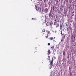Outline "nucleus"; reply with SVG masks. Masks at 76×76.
<instances>
[{"mask_svg":"<svg viewBox=\"0 0 76 76\" xmlns=\"http://www.w3.org/2000/svg\"><path fill=\"white\" fill-rule=\"evenodd\" d=\"M73 13H74V11H73V12H72V14H73Z\"/></svg>","mask_w":76,"mask_h":76,"instance_id":"4be33fe9","label":"nucleus"},{"mask_svg":"<svg viewBox=\"0 0 76 76\" xmlns=\"http://www.w3.org/2000/svg\"><path fill=\"white\" fill-rule=\"evenodd\" d=\"M48 46L50 45V43H48Z\"/></svg>","mask_w":76,"mask_h":76,"instance_id":"ddd939ff","label":"nucleus"},{"mask_svg":"<svg viewBox=\"0 0 76 76\" xmlns=\"http://www.w3.org/2000/svg\"><path fill=\"white\" fill-rule=\"evenodd\" d=\"M54 38H55V37H54Z\"/></svg>","mask_w":76,"mask_h":76,"instance_id":"bb28decb","label":"nucleus"},{"mask_svg":"<svg viewBox=\"0 0 76 76\" xmlns=\"http://www.w3.org/2000/svg\"><path fill=\"white\" fill-rule=\"evenodd\" d=\"M51 15V14H49V17H51L50 16Z\"/></svg>","mask_w":76,"mask_h":76,"instance_id":"f8f14e48","label":"nucleus"},{"mask_svg":"<svg viewBox=\"0 0 76 76\" xmlns=\"http://www.w3.org/2000/svg\"><path fill=\"white\" fill-rule=\"evenodd\" d=\"M65 17H66V14H65Z\"/></svg>","mask_w":76,"mask_h":76,"instance_id":"b1692460","label":"nucleus"},{"mask_svg":"<svg viewBox=\"0 0 76 76\" xmlns=\"http://www.w3.org/2000/svg\"><path fill=\"white\" fill-rule=\"evenodd\" d=\"M70 75L71 76H73V75L72 73H70Z\"/></svg>","mask_w":76,"mask_h":76,"instance_id":"9b49d317","label":"nucleus"},{"mask_svg":"<svg viewBox=\"0 0 76 76\" xmlns=\"http://www.w3.org/2000/svg\"><path fill=\"white\" fill-rule=\"evenodd\" d=\"M48 36H46V38H48Z\"/></svg>","mask_w":76,"mask_h":76,"instance_id":"dca6fc26","label":"nucleus"},{"mask_svg":"<svg viewBox=\"0 0 76 76\" xmlns=\"http://www.w3.org/2000/svg\"><path fill=\"white\" fill-rule=\"evenodd\" d=\"M49 39H50V40H53V37H50V38H49Z\"/></svg>","mask_w":76,"mask_h":76,"instance_id":"39448f33","label":"nucleus"},{"mask_svg":"<svg viewBox=\"0 0 76 76\" xmlns=\"http://www.w3.org/2000/svg\"><path fill=\"white\" fill-rule=\"evenodd\" d=\"M71 16H74V14H73Z\"/></svg>","mask_w":76,"mask_h":76,"instance_id":"6ab92c4d","label":"nucleus"},{"mask_svg":"<svg viewBox=\"0 0 76 76\" xmlns=\"http://www.w3.org/2000/svg\"><path fill=\"white\" fill-rule=\"evenodd\" d=\"M48 34H50V32L48 31Z\"/></svg>","mask_w":76,"mask_h":76,"instance_id":"f3484780","label":"nucleus"},{"mask_svg":"<svg viewBox=\"0 0 76 76\" xmlns=\"http://www.w3.org/2000/svg\"><path fill=\"white\" fill-rule=\"evenodd\" d=\"M56 23L55 22V23H54V25H56Z\"/></svg>","mask_w":76,"mask_h":76,"instance_id":"412c9836","label":"nucleus"},{"mask_svg":"<svg viewBox=\"0 0 76 76\" xmlns=\"http://www.w3.org/2000/svg\"><path fill=\"white\" fill-rule=\"evenodd\" d=\"M48 55H50V54H51V52H50V50H48Z\"/></svg>","mask_w":76,"mask_h":76,"instance_id":"f03ea898","label":"nucleus"},{"mask_svg":"<svg viewBox=\"0 0 76 76\" xmlns=\"http://www.w3.org/2000/svg\"><path fill=\"white\" fill-rule=\"evenodd\" d=\"M48 57L49 58V59H48V60H50V56H48Z\"/></svg>","mask_w":76,"mask_h":76,"instance_id":"4468645a","label":"nucleus"},{"mask_svg":"<svg viewBox=\"0 0 76 76\" xmlns=\"http://www.w3.org/2000/svg\"><path fill=\"white\" fill-rule=\"evenodd\" d=\"M63 54L64 56L65 55V52H63Z\"/></svg>","mask_w":76,"mask_h":76,"instance_id":"9d476101","label":"nucleus"},{"mask_svg":"<svg viewBox=\"0 0 76 76\" xmlns=\"http://www.w3.org/2000/svg\"><path fill=\"white\" fill-rule=\"evenodd\" d=\"M50 66L49 67V69H51V68H52V65H50Z\"/></svg>","mask_w":76,"mask_h":76,"instance_id":"423d86ee","label":"nucleus"},{"mask_svg":"<svg viewBox=\"0 0 76 76\" xmlns=\"http://www.w3.org/2000/svg\"><path fill=\"white\" fill-rule=\"evenodd\" d=\"M74 39H75V37L74 36Z\"/></svg>","mask_w":76,"mask_h":76,"instance_id":"393cba45","label":"nucleus"},{"mask_svg":"<svg viewBox=\"0 0 76 76\" xmlns=\"http://www.w3.org/2000/svg\"><path fill=\"white\" fill-rule=\"evenodd\" d=\"M54 21L56 22V19H54Z\"/></svg>","mask_w":76,"mask_h":76,"instance_id":"a211bd4d","label":"nucleus"},{"mask_svg":"<svg viewBox=\"0 0 76 76\" xmlns=\"http://www.w3.org/2000/svg\"><path fill=\"white\" fill-rule=\"evenodd\" d=\"M45 30V29H44V30H43L42 31V32H45V31H44Z\"/></svg>","mask_w":76,"mask_h":76,"instance_id":"1a4fd4ad","label":"nucleus"},{"mask_svg":"<svg viewBox=\"0 0 76 76\" xmlns=\"http://www.w3.org/2000/svg\"><path fill=\"white\" fill-rule=\"evenodd\" d=\"M53 10H54V7L53 8Z\"/></svg>","mask_w":76,"mask_h":76,"instance_id":"5701e85b","label":"nucleus"},{"mask_svg":"<svg viewBox=\"0 0 76 76\" xmlns=\"http://www.w3.org/2000/svg\"><path fill=\"white\" fill-rule=\"evenodd\" d=\"M53 58L52 59L51 61H50V65H52L53 64Z\"/></svg>","mask_w":76,"mask_h":76,"instance_id":"f257e3e1","label":"nucleus"},{"mask_svg":"<svg viewBox=\"0 0 76 76\" xmlns=\"http://www.w3.org/2000/svg\"><path fill=\"white\" fill-rule=\"evenodd\" d=\"M51 48L52 49V50H53V48H54V46H52L51 47Z\"/></svg>","mask_w":76,"mask_h":76,"instance_id":"7ed1b4c3","label":"nucleus"},{"mask_svg":"<svg viewBox=\"0 0 76 76\" xmlns=\"http://www.w3.org/2000/svg\"><path fill=\"white\" fill-rule=\"evenodd\" d=\"M40 0V1H42V0Z\"/></svg>","mask_w":76,"mask_h":76,"instance_id":"a878e982","label":"nucleus"},{"mask_svg":"<svg viewBox=\"0 0 76 76\" xmlns=\"http://www.w3.org/2000/svg\"><path fill=\"white\" fill-rule=\"evenodd\" d=\"M36 10H38V7H36Z\"/></svg>","mask_w":76,"mask_h":76,"instance_id":"2eb2a0df","label":"nucleus"},{"mask_svg":"<svg viewBox=\"0 0 76 76\" xmlns=\"http://www.w3.org/2000/svg\"><path fill=\"white\" fill-rule=\"evenodd\" d=\"M38 9H39H39H41V8H39V7Z\"/></svg>","mask_w":76,"mask_h":76,"instance_id":"aec40b11","label":"nucleus"},{"mask_svg":"<svg viewBox=\"0 0 76 76\" xmlns=\"http://www.w3.org/2000/svg\"><path fill=\"white\" fill-rule=\"evenodd\" d=\"M60 29H62V25H60Z\"/></svg>","mask_w":76,"mask_h":76,"instance_id":"6e6552de","label":"nucleus"},{"mask_svg":"<svg viewBox=\"0 0 76 76\" xmlns=\"http://www.w3.org/2000/svg\"><path fill=\"white\" fill-rule=\"evenodd\" d=\"M59 26V24H57L56 25V27H58Z\"/></svg>","mask_w":76,"mask_h":76,"instance_id":"20e7f679","label":"nucleus"},{"mask_svg":"<svg viewBox=\"0 0 76 76\" xmlns=\"http://www.w3.org/2000/svg\"><path fill=\"white\" fill-rule=\"evenodd\" d=\"M46 25H47V26H49V24L48 23H46Z\"/></svg>","mask_w":76,"mask_h":76,"instance_id":"0eeeda50","label":"nucleus"}]
</instances>
